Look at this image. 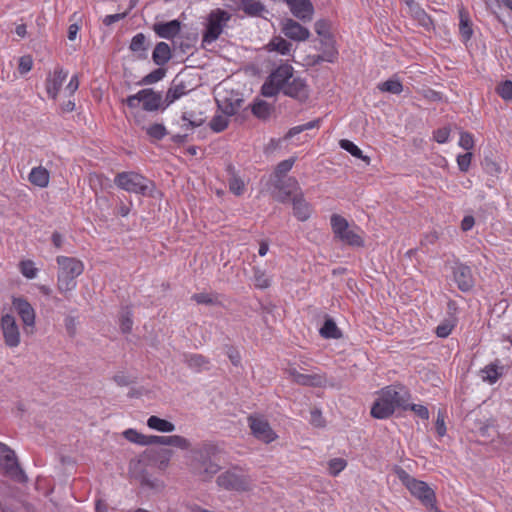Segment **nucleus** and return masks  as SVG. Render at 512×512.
Returning a JSON list of instances; mask_svg holds the SVG:
<instances>
[{
	"instance_id": "nucleus-49",
	"label": "nucleus",
	"mask_w": 512,
	"mask_h": 512,
	"mask_svg": "<svg viewBox=\"0 0 512 512\" xmlns=\"http://www.w3.org/2000/svg\"><path fill=\"white\" fill-rule=\"evenodd\" d=\"M472 153L467 152L465 154H460L457 156V165L460 171L467 172L470 168L471 161H472Z\"/></svg>"
},
{
	"instance_id": "nucleus-64",
	"label": "nucleus",
	"mask_w": 512,
	"mask_h": 512,
	"mask_svg": "<svg viewBox=\"0 0 512 512\" xmlns=\"http://www.w3.org/2000/svg\"><path fill=\"white\" fill-rule=\"evenodd\" d=\"M79 87V80H78V76L77 75H74L71 77L68 85L66 86L67 89H69L70 91L72 92H75Z\"/></svg>"
},
{
	"instance_id": "nucleus-59",
	"label": "nucleus",
	"mask_w": 512,
	"mask_h": 512,
	"mask_svg": "<svg viewBox=\"0 0 512 512\" xmlns=\"http://www.w3.org/2000/svg\"><path fill=\"white\" fill-rule=\"evenodd\" d=\"M204 466H205L204 473L206 474L207 478H211L220 469L218 464L212 463V462L205 463Z\"/></svg>"
},
{
	"instance_id": "nucleus-55",
	"label": "nucleus",
	"mask_w": 512,
	"mask_h": 512,
	"mask_svg": "<svg viewBox=\"0 0 512 512\" xmlns=\"http://www.w3.org/2000/svg\"><path fill=\"white\" fill-rule=\"evenodd\" d=\"M483 373H485L484 379L489 380L490 383H495L499 378L497 367L493 365L485 367Z\"/></svg>"
},
{
	"instance_id": "nucleus-26",
	"label": "nucleus",
	"mask_w": 512,
	"mask_h": 512,
	"mask_svg": "<svg viewBox=\"0 0 512 512\" xmlns=\"http://www.w3.org/2000/svg\"><path fill=\"white\" fill-rule=\"evenodd\" d=\"M147 426L150 429H153V430H156L159 432H163V433H168V432H172L175 430V425L172 422L162 419L155 415H152L148 418Z\"/></svg>"
},
{
	"instance_id": "nucleus-18",
	"label": "nucleus",
	"mask_w": 512,
	"mask_h": 512,
	"mask_svg": "<svg viewBox=\"0 0 512 512\" xmlns=\"http://www.w3.org/2000/svg\"><path fill=\"white\" fill-rule=\"evenodd\" d=\"M155 34L164 39H174L181 31V22L179 20H171L168 22H158L153 25Z\"/></svg>"
},
{
	"instance_id": "nucleus-29",
	"label": "nucleus",
	"mask_w": 512,
	"mask_h": 512,
	"mask_svg": "<svg viewBox=\"0 0 512 512\" xmlns=\"http://www.w3.org/2000/svg\"><path fill=\"white\" fill-rule=\"evenodd\" d=\"M325 48L322 51V54L319 56L320 60L334 63L338 59V50L335 46V42L333 39L322 40Z\"/></svg>"
},
{
	"instance_id": "nucleus-21",
	"label": "nucleus",
	"mask_w": 512,
	"mask_h": 512,
	"mask_svg": "<svg viewBox=\"0 0 512 512\" xmlns=\"http://www.w3.org/2000/svg\"><path fill=\"white\" fill-rule=\"evenodd\" d=\"M150 444L173 446L183 450L190 447V442L183 436L171 435V436H156L150 435Z\"/></svg>"
},
{
	"instance_id": "nucleus-11",
	"label": "nucleus",
	"mask_w": 512,
	"mask_h": 512,
	"mask_svg": "<svg viewBox=\"0 0 512 512\" xmlns=\"http://www.w3.org/2000/svg\"><path fill=\"white\" fill-rule=\"evenodd\" d=\"M248 425L253 436L264 443H271L277 438L269 422L262 415H250L248 417Z\"/></svg>"
},
{
	"instance_id": "nucleus-27",
	"label": "nucleus",
	"mask_w": 512,
	"mask_h": 512,
	"mask_svg": "<svg viewBox=\"0 0 512 512\" xmlns=\"http://www.w3.org/2000/svg\"><path fill=\"white\" fill-rule=\"evenodd\" d=\"M185 363L190 367L191 369H194L196 371H201L208 368L209 360L201 355L196 353H190L184 355Z\"/></svg>"
},
{
	"instance_id": "nucleus-56",
	"label": "nucleus",
	"mask_w": 512,
	"mask_h": 512,
	"mask_svg": "<svg viewBox=\"0 0 512 512\" xmlns=\"http://www.w3.org/2000/svg\"><path fill=\"white\" fill-rule=\"evenodd\" d=\"M454 328V325L450 323H443L441 325H438L436 328V334L438 337L445 338L448 337L452 330Z\"/></svg>"
},
{
	"instance_id": "nucleus-50",
	"label": "nucleus",
	"mask_w": 512,
	"mask_h": 512,
	"mask_svg": "<svg viewBox=\"0 0 512 512\" xmlns=\"http://www.w3.org/2000/svg\"><path fill=\"white\" fill-rule=\"evenodd\" d=\"M33 67V59L30 55H24L19 58L18 71L24 75L31 71Z\"/></svg>"
},
{
	"instance_id": "nucleus-57",
	"label": "nucleus",
	"mask_w": 512,
	"mask_h": 512,
	"mask_svg": "<svg viewBox=\"0 0 512 512\" xmlns=\"http://www.w3.org/2000/svg\"><path fill=\"white\" fill-rule=\"evenodd\" d=\"M227 356L233 365H235V366L240 365L241 356H240V353L238 352V350L230 347L227 351Z\"/></svg>"
},
{
	"instance_id": "nucleus-63",
	"label": "nucleus",
	"mask_w": 512,
	"mask_h": 512,
	"mask_svg": "<svg viewBox=\"0 0 512 512\" xmlns=\"http://www.w3.org/2000/svg\"><path fill=\"white\" fill-rule=\"evenodd\" d=\"M95 509L96 512H116L113 508H109L108 505L102 500L97 501Z\"/></svg>"
},
{
	"instance_id": "nucleus-3",
	"label": "nucleus",
	"mask_w": 512,
	"mask_h": 512,
	"mask_svg": "<svg viewBox=\"0 0 512 512\" xmlns=\"http://www.w3.org/2000/svg\"><path fill=\"white\" fill-rule=\"evenodd\" d=\"M330 224L335 238L351 247H364L363 231L359 227L350 228L348 221L341 215L333 214Z\"/></svg>"
},
{
	"instance_id": "nucleus-12",
	"label": "nucleus",
	"mask_w": 512,
	"mask_h": 512,
	"mask_svg": "<svg viewBox=\"0 0 512 512\" xmlns=\"http://www.w3.org/2000/svg\"><path fill=\"white\" fill-rule=\"evenodd\" d=\"M251 479L235 472L227 471L217 478L220 487L227 490L248 491L251 488Z\"/></svg>"
},
{
	"instance_id": "nucleus-54",
	"label": "nucleus",
	"mask_w": 512,
	"mask_h": 512,
	"mask_svg": "<svg viewBox=\"0 0 512 512\" xmlns=\"http://www.w3.org/2000/svg\"><path fill=\"white\" fill-rule=\"evenodd\" d=\"M192 300L197 304L212 305L215 303L214 296L209 293H196L192 296Z\"/></svg>"
},
{
	"instance_id": "nucleus-20",
	"label": "nucleus",
	"mask_w": 512,
	"mask_h": 512,
	"mask_svg": "<svg viewBox=\"0 0 512 512\" xmlns=\"http://www.w3.org/2000/svg\"><path fill=\"white\" fill-rule=\"evenodd\" d=\"M83 271L84 264L81 260L66 257V290H71L76 287L74 279L80 276Z\"/></svg>"
},
{
	"instance_id": "nucleus-48",
	"label": "nucleus",
	"mask_w": 512,
	"mask_h": 512,
	"mask_svg": "<svg viewBox=\"0 0 512 512\" xmlns=\"http://www.w3.org/2000/svg\"><path fill=\"white\" fill-rule=\"evenodd\" d=\"M165 76V70L158 68L147 74L143 79V84H153L160 81Z\"/></svg>"
},
{
	"instance_id": "nucleus-16",
	"label": "nucleus",
	"mask_w": 512,
	"mask_h": 512,
	"mask_svg": "<svg viewBox=\"0 0 512 512\" xmlns=\"http://www.w3.org/2000/svg\"><path fill=\"white\" fill-rule=\"evenodd\" d=\"M454 280L457 283L458 288L463 292L471 290L474 286L472 270L469 266L464 264H459L455 267Z\"/></svg>"
},
{
	"instance_id": "nucleus-52",
	"label": "nucleus",
	"mask_w": 512,
	"mask_h": 512,
	"mask_svg": "<svg viewBox=\"0 0 512 512\" xmlns=\"http://www.w3.org/2000/svg\"><path fill=\"white\" fill-rule=\"evenodd\" d=\"M229 189L233 194L240 196L245 190L244 182L238 177H233L229 180Z\"/></svg>"
},
{
	"instance_id": "nucleus-43",
	"label": "nucleus",
	"mask_w": 512,
	"mask_h": 512,
	"mask_svg": "<svg viewBox=\"0 0 512 512\" xmlns=\"http://www.w3.org/2000/svg\"><path fill=\"white\" fill-rule=\"evenodd\" d=\"M254 285L255 287L259 288V289H265V288H268L270 286V279L269 277L266 275L265 271H262L260 269H256L254 271Z\"/></svg>"
},
{
	"instance_id": "nucleus-41",
	"label": "nucleus",
	"mask_w": 512,
	"mask_h": 512,
	"mask_svg": "<svg viewBox=\"0 0 512 512\" xmlns=\"http://www.w3.org/2000/svg\"><path fill=\"white\" fill-rule=\"evenodd\" d=\"M146 133L155 140H161L166 136L167 131L164 125L154 123L146 128Z\"/></svg>"
},
{
	"instance_id": "nucleus-53",
	"label": "nucleus",
	"mask_w": 512,
	"mask_h": 512,
	"mask_svg": "<svg viewBox=\"0 0 512 512\" xmlns=\"http://www.w3.org/2000/svg\"><path fill=\"white\" fill-rule=\"evenodd\" d=\"M450 128L442 127L434 131L433 138L437 143L443 144L446 143L450 136Z\"/></svg>"
},
{
	"instance_id": "nucleus-10",
	"label": "nucleus",
	"mask_w": 512,
	"mask_h": 512,
	"mask_svg": "<svg viewBox=\"0 0 512 512\" xmlns=\"http://www.w3.org/2000/svg\"><path fill=\"white\" fill-rule=\"evenodd\" d=\"M0 329L4 343L9 348H16L21 343V334L16 319L11 314H2L0 319Z\"/></svg>"
},
{
	"instance_id": "nucleus-46",
	"label": "nucleus",
	"mask_w": 512,
	"mask_h": 512,
	"mask_svg": "<svg viewBox=\"0 0 512 512\" xmlns=\"http://www.w3.org/2000/svg\"><path fill=\"white\" fill-rule=\"evenodd\" d=\"M252 112L259 118H266L270 114V107L266 102L259 101L253 105Z\"/></svg>"
},
{
	"instance_id": "nucleus-25",
	"label": "nucleus",
	"mask_w": 512,
	"mask_h": 512,
	"mask_svg": "<svg viewBox=\"0 0 512 512\" xmlns=\"http://www.w3.org/2000/svg\"><path fill=\"white\" fill-rule=\"evenodd\" d=\"M187 91L188 90L185 83L183 81L177 82V80L175 79L166 93L165 100L167 104H172L176 100L180 99L187 93Z\"/></svg>"
},
{
	"instance_id": "nucleus-31",
	"label": "nucleus",
	"mask_w": 512,
	"mask_h": 512,
	"mask_svg": "<svg viewBox=\"0 0 512 512\" xmlns=\"http://www.w3.org/2000/svg\"><path fill=\"white\" fill-rule=\"evenodd\" d=\"M339 146L344 149L345 151L349 152L352 156L361 159L362 161L366 162L367 164L370 163V158L366 155H363L362 150L354 144L352 141L348 139H341L339 141Z\"/></svg>"
},
{
	"instance_id": "nucleus-58",
	"label": "nucleus",
	"mask_w": 512,
	"mask_h": 512,
	"mask_svg": "<svg viewBox=\"0 0 512 512\" xmlns=\"http://www.w3.org/2000/svg\"><path fill=\"white\" fill-rule=\"evenodd\" d=\"M475 225V219L473 216L471 215H467L465 216L462 221H461V229L464 231V232H467L469 230H471L473 228V226Z\"/></svg>"
},
{
	"instance_id": "nucleus-9",
	"label": "nucleus",
	"mask_w": 512,
	"mask_h": 512,
	"mask_svg": "<svg viewBox=\"0 0 512 512\" xmlns=\"http://www.w3.org/2000/svg\"><path fill=\"white\" fill-rule=\"evenodd\" d=\"M161 101V94L154 92L152 89H142L136 94L128 96L125 100L130 108H136L142 102L143 109L146 111H156L159 109Z\"/></svg>"
},
{
	"instance_id": "nucleus-1",
	"label": "nucleus",
	"mask_w": 512,
	"mask_h": 512,
	"mask_svg": "<svg viewBox=\"0 0 512 512\" xmlns=\"http://www.w3.org/2000/svg\"><path fill=\"white\" fill-rule=\"evenodd\" d=\"M411 394L402 384H391L377 392L376 399L371 407L370 414L375 419H387L397 409L407 410V402Z\"/></svg>"
},
{
	"instance_id": "nucleus-24",
	"label": "nucleus",
	"mask_w": 512,
	"mask_h": 512,
	"mask_svg": "<svg viewBox=\"0 0 512 512\" xmlns=\"http://www.w3.org/2000/svg\"><path fill=\"white\" fill-rule=\"evenodd\" d=\"M63 81L64 76L61 71H56L53 75L48 76L46 80V90L52 99H55L59 94Z\"/></svg>"
},
{
	"instance_id": "nucleus-14",
	"label": "nucleus",
	"mask_w": 512,
	"mask_h": 512,
	"mask_svg": "<svg viewBox=\"0 0 512 512\" xmlns=\"http://www.w3.org/2000/svg\"><path fill=\"white\" fill-rule=\"evenodd\" d=\"M294 17L302 22H310L314 15V6L310 0H288L286 3Z\"/></svg>"
},
{
	"instance_id": "nucleus-61",
	"label": "nucleus",
	"mask_w": 512,
	"mask_h": 512,
	"mask_svg": "<svg viewBox=\"0 0 512 512\" xmlns=\"http://www.w3.org/2000/svg\"><path fill=\"white\" fill-rule=\"evenodd\" d=\"M125 17V14H112V15H107L105 18H104V24L105 25H111L119 20H121L122 18Z\"/></svg>"
},
{
	"instance_id": "nucleus-2",
	"label": "nucleus",
	"mask_w": 512,
	"mask_h": 512,
	"mask_svg": "<svg viewBox=\"0 0 512 512\" xmlns=\"http://www.w3.org/2000/svg\"><path fill=\"white\" fill-rule=\"evenodd\" d=\"M397 476L412 496L417 498L427 509L440 512L436 506L435 492L426 482L412 477L401 468L397 470Z\"/></svg>"
},
{
	"instance_id": "nucleus-23",
	"label": "nucleus",
	"mask_w": 512,
	"mask_h": 512,
	"mask_svg": "<svg viewBox=\"0 0 512 512\" xmlns=\"http://www.w3.org/2000/svg\"><path fill=\"white\" fill-rule=\"evenodd\" d=\"M171 49L170 46L165 42H159L156 44L153 53L152 59L154 63L158 66H163L169 62L171 59Z\"/></svg>"
},
{
	"instance_id": "nucleus-6",
	"label": "nucleus",
	"mask_w": 512,
	"mask_h": 512,
	"mask_svg": "<svg viewBox=\"0 0 512 512\" xmlns=\"http://www.w3.org/2000/svg\"><path fill=\"white\" fill-rule=\"evenodd\" d=\"M294 73V69L289 64H283L277 67L266 79L261 88V94L265 97L276 96L279 92L285 90Z\"/></svg>"
},
{
	"instance_id": "nucleus-35",
	"label": "nucleus",
	"mask_w": 512,
	"mask_h": 512,
	"mask_svg": "<svg viewBox=\"0 0 512 512\" xmlns=\"http://www.w3.org/2000/svg\"><path fill=\"white\" fill-rule=\"evenodd\" d=\"M314 28H315V32L320 37L323 38L322 40L332 39L331 33H330L331 24L328 20H326V19L317 20L314 25Z\"/></svg>"
},
{
	"instance_id": "nucleus-15",
	"label": "nucleus",
	"mask_w": 512,
	"mask_h": 512,
	"mask_svg": "<svg viewBox=\"0 0 512 512\" xmlns=\"http://www.w3.org/2000/svg\"><path fill=\"white\" fill-rule=\"evenodd\" d=\"M283 94L300 102H305L309 97V88L304 79L292 76L289 83L286 84Z\"/></svg>"
},
{
	"instance_id": "nucleus-39",
	"label": "nucleus",
	"mask_w": 512,
	"mask_h": 512,
	"mask_svg": "<svg viewBox=\"0 0 512 512\" xmlns=\"http://www.w3.org/2000/svg\"><path fill=\"white\" fill-rule=\"evenodd\" d=\"M228 125L229 119L227 116L223 115L214 116L209 123L210 128L216 133L224 131Z\"/></svg>"
},
{
	"instance_id": "nucleus-40",
	"label": "nucleus",
	"mask_w": 512,
	"mask_h": 512,
	"mask_svg": "<svg viewBox=\"0 0 512 512\" xmlns=\"http://www.w3.org/2000/svg\"><path fill=\"white\" fill-rule=\"evenodd\" d=\"M20 271L22 275L28 279H34L37 276L38 269L31 260H24L20 262Z\"/></svg>"
},
{
	"instance_id": "nucleus-28",
	"label": "nucleus",
	"mask_w": 512,
	"mask_h": 512,
	"mask_svg": "<svg viewBox=\"0 0 512 512\" xmlns=\"http://www.w3.org/2000/svg\"><path fill=\"white\" fill-rule=\"evenodd\" d=\"M29 181L38 187H46L49 183V173L43 167H34L29 174Z\"/></svg>"
},
{
	"instance_id": "nucleus-17",
	"label": "nucleus",
	"mask_w": 512,
	"mask_h": 512,
	"mask_svg": "<svg viewBox=\"0 0 512 512\" xmlns=\"http://www.w3.org/2000/svg\"><path fill=\"white\" fill-rule=\"evenodd\" d=\"M0 468L6 473L15 475L19 471L17 459L13 450L0 442Z\"/></svg>"
},
{
	"instance_id": "nucleus-13",
	"label": "nucleus",
	"mask_w": 512,
	"mask_h": 512,
	"mask_svg": "<svg viewBox=\"0 0 512 512\" xmlns=\"http://www.w3.org/2000/svg\"><path fill=\"white\" fill-rule=\"evenodd\" d=\"M281 30L287 38L297 42L306 41L310 37V31L291 18L282 22Z\"/></svg>"
},
{
	"instance_id": "nucleus-42",
	"label": "nucleus",
	"mask_w": 512,
	"mask_h": 512,
	"mask_svg": "<svg viewBox=\"0 0 512 512\" xmlns=\"http://www.w3.org/2000/svg\"><path fill=\"white\" fill-rule=\"evenodd\" d=\"M347 466V461L343 458H333L328 462V470L332 476H337Z\"/></svg>"
},
{
	"instance_id": "nucleus-34",
	"label": "nucleus",
	"mask_w": 512,
	"mask_h": 512,
	"mask_svg": "<svg viewBox=\"0 0 512 512\" xmlns=\"http://www.w3.org/2000/svg\"><path fill=\"white\" fill-rule=\"evenodd\" d=\"M123 435L130 442L140 445H150V436L138 433L134 429H127L126 431H124Z\"/></svg>"
},
{
	"instance_id": "nucleus-37",
	"label": "nucleus",
	"mask_w": 512,
	"mask_h": 512,
	"mask_svg": "<svg viewBox=\"0 0 512 512\" xmlns=\"http://www.w3.org/2000/svg\"><path fill=\"white\" fill-rule=\"evenodd\" d=\"M132 326V312L128 307H126L120 315V328L123 333H129L132 330Z\"/></svg>"
},
{
	"instance_id": "nucleus-5",
	"label": "nucleus",
	"mask_w": 512,
	"mask_h": 512,
	"mask_svg": "<svg viewBox=\"0 0 512 512\" xmlns=\"http://www.w3.org/2000/svg\"><path fill=\"white\" fill-rule=\"evenodd\" d=\"M279 188L287 197H292L294 216L301 222L307 221L311 216L312 208L311 205L305 201L297 180L290 177Z\"/></svg>"
},
{
	"instance_id": "nucleus-47",
	"label": "nucleus",
	"mask_w": 512,
	"mask_h": 512,
	"mask_svg": "<svg viewBox=\"0 0 512 512\" xmlns=\"http://www.w3.org/2000/svg\"><path fill=\"white\" fill-rule=\"evenodd\" d=\"M407 410H411L414 412L419 418L423 420H428L430 413L426 406L420 404H410L407 402Z\"/></svg>"
},
{
	"instance_id": "nucleus-7",
	"label": "nucleus",
	"mask_w": 512,
	"mask_h": 512,
	"mask_svg": "<svg viewBox=\"0 0 512 512\" xmlns=\"http://www.w3.org/2000/svg\"><path fill=\"white\" fill-rule=\"evenodd\" d=\"M114 183L127 192L145 195L150 181L137 172L129 171L118 173L114 178Z\"/></svg>"
},
{
	"instance_id": "nucleus-38",
	"label": "nucleus",
	"mask_w": 512,
	"mask_h": 512,
	"mask_svg": "<svg viewBox=\"0 0 512 512\" xmlns=\"http://www.w3.org/2000/svg\"><path fill=\"white\" fill-rule=\"evenodd\" d=\"M496 93L505 101L512 100V81L505 80L496 87Z\"/></svg>"
},
{
	"instance_id": "nucleus-32",
	"label": "nucleus",
	"mask_w": 512,
	"mask_h": 512,
	"mask_svg": "<svg viewBox=\"0 0 512 512\" xmlns=\"http://www.w3.org/2000/svg\"><path fill=\"white\" fill-rule=\"evenodd\" d=\"M320 335L326 339H338L341 337V332L332 319H327L320 329Z\"/></svg>"
},
{
	"instance_id": "nucleus-33",
	"label": "nucleus",
	"mask_w": 512,
	"mask_h": 512,
	"mask_svg": "<svg viewBox=\"0 0 512 512\" xmlns=\"http://www.w3.org/2000/svg\"><path fill=\"white\" fill-rule=\"evenodd\" d=\"M378 89L382 92L400 94L403 91V85L398 79L391 78L380 83Z\"/></svg>"
},
{
	"instance_id": "nucleus-36",
	"label": "nucleus",
	"mask_w": 512,
	"mask_h": 512,
	"mask_svg": "<svg viewBox=\"0 0 512 512\" xmlns=\"http://www.w3.org/2000/svg\"><path fill=\"white\" fill-rule=\"evenodd\" d=\"M146 37L143 33L136 34L130 42V50L135 53H144L146 51Z\"/></svg>"
},
{
	"instance_id": "nucleus-8",
	"label": "nucleus",
	"mask_w": 512,
	"mask_h": 512,
	"mask_svg": "<svg viewBox=\"0 0 512 512\" xmlns=\"http://www.w3.org/2000/svg\"><path fill=\"white\" fill-rule=\"evenodd\" d=\"M286 374L297 385L321 388L327 385V377L322 372H300L295 366L289 365L285 369Z\"/></svg>"
},
{
	"instance_id": "nucleus-22",
	"label": "nucleus",
	"mask_w": 512,
	"mask_h": 512,
	"mask_svg": "<svg viewBox=\"0 0 512 512\" xmlns=\"http://www.w3.org/2000/svg\"><path fill=\"white\" fill-rule=\"evenodd\" d=\"M459 13V33L463 42H468L473 35L472 21L468 10L461 6L458 10Z\"/></svg>"
},
{
	"instance_id": "nucleus-44",
	"label": "nucleus",
	"mask_w": 512,
	"mask_h": 512,
	"mask_svg": "<svg viewBox=\"0 0 512 512\" xmlns=\"http://www.w3.org/2000/svg\"><path fill=\"white\" fill-rule=\"evenodd\" d=\"M474 137L470 132H461L458 145L470 152L474 148Z\"/></svg>"
},
{
	"instance_id": "nucleus-51",
	"label": "nucleus",
	"mask_w": 512,
	"mask_h": 512,
	"mask_svg": "<svg viewBox=\"0 0 512 512\" xmlns=\"http://www.w3.org/2000/svg\"><path fill=\"white\" fill-rule=\"evenodd\" d=\"M295 163V158H289L286 160L281 161L275 170V174L277 177L284 176L286 173H288L293 165Z\"/></svg>"
},
{
	"instance_id": "nucleus-19",
	"label": "nucleus",
	"mask_w": 512,
	"mask_h": 512,
	"mask_svg": "<svg viewBox=\"0 0 512 512\" xmlns=\"http://www.w3.org/2000/svg\"><path fill=\"white\" fill-rule=\"evenodd\" d=\"M12 304L23 324L28 327H33L35 324V311L31 304L22 298H15Z\"/></svg>"
},
{
	"instance_id": "nucleus-60",
	"label": "nucleus",
	"mask_w": 512,
	"mask_h": 512,
	"mask_svg": "<svg viewBox=\"0 0 512 512\" xmlns=\"http://www.w3.org/2000/svg\"><path fill=\"white\" fill-rule=\"evenodd\" d=\"M311 422L313 425L317 427L324 426V419L322 417V414L319 410H313L311 412Z\"/></svg>"
},
{
	"instance_id": "nucleus-62",
	"label": "nucleus",
	"mask_w": 512,
	"mask_h": 512,
	"mask_svg": "<svg viewBox=\"0 0 512 512\" xmlns=\"http://www.w3.org/2000/svg\"><path fill=\"white\" fill-rule=\"evenodd\" d=\"M80 30V27L77 23H73L68 27V38L69 40H75L76 36Z\"/></svg>"
},
{
	"instance_id": "nucleus-30",
	"label": "nucleus",
	"mask_w": 512,
	"mask_h": 512,
	"mask_svg": "<svg viewBox=\"0 0 512 512\" xmlns=\"http://www.w3.org/2000/svg\"><path fill=\"white\" fill-rule=\"evenodd\" d=\"M268 47L271 51H276L282 55H288L291 51L292 44L281 36H275L269 42Z\"/></svg>"
},
{
	"instance_id": "nucleus-45",
	"label": "nucleus",
	"mask_w": 512,
	"mask_h": 512,
	"mask_svg": "<svg viewBox=\"0 0 512 512\" xmlns=\"http://www.w3.org/2000/svg\"><path fill=\"white\" fill-rule=\"evenodd\" d=\"M445 419H446V412L444 410H439L438 413H437V419H436V422H435V429H436L437 435L440 438L445 436L446 431H447L446 430Z\"/></svg>"
},
{
	"instance_id": "nucleus-4",
	"label": "nucleus",
	"mask_w": 512,
	"mask_h": 512,
	"mask_svg": "<svg viewBox=\"0 0 512 512\" xmlns=\"http://www.w3.org/2000/svg\"><path fill=\"white\" fill-rule=\"evenodd\" d=\"M231 20V14L221 8L210 11L206 17L205 30L202 35V44L210 45L214 43L223 33Z\"/></svg>"
}]
</instances>
